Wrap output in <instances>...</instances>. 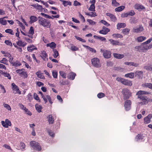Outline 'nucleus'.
<instances>
[{
  "instance_id": "f257e3e1",
  "label": "nucleus",
  "mask_w": 152,
  "mask_h": 152,
  "mask_svg": "<svg viewBox=\"0 0 152 152\" xmlns=\"http://www.w3.org/2000/svg\"><path fill=\"white\" fill-rule=\"evenodd\" d=\"M148 94L147 92L142 91H140L137 92L136 95H137L138 98H139L142 101L140 102V104H146L150 102V99L146 96H142V95Z\"/></svg>"
},
{
  "instance_id": "f03ea898",
  "label": "nucleus",
  "mask_w": 152,
  "mask_h": 152,
  "mask_svg": "<svg viewBox=\"0 0 152 152\" xmlns=\"http://www.w3.org/2000/svg\"><path fill=\"white\" fill-rule=\"evenodd\" d=\"M38 23L40 25L47 28L50 27L51 24L49 20L40 16L38 17Z\"/></svg>"
},
{
  "instance_id": "7ed1b4c3",
  "label": "nucleus",
  "mask_w": 152,
  "mask_h": 152,
  "mask_svg": "<svg viewBox=\"0 0 152 152\" xmlns=\"http://www.w3.org/2000/svg\"><path fill=\"white\" fill-rule=\"evenodd\" d=\"M30 145L34 150L38 152L42 150L41 147L39 143L35 141H31L30 142Z\"/></svg>"
},
{
  "instance_id": "20e7f679",
  "label": "nucleus",
  "mask_w": 152,
  "mask_h": 152,
  "mask_svg": "<svg viewBox=\"0 0 152 152\" xmlns=\"http://www.w3.org/2000/svg\"><path fill=\"white\" fill-rule=\"evenodd\" d=\"M91 64L95 67L99 68L101 66V64L99 58H94L91 59Z\"/></svg>"
},
{
  "instance_id": "39448f33",
  "label": "nucleus",
  "mask_w": 152,
  "mask_h": 152,
  "mask_svg": "<svg viewBox=\"0 0 152 152\" xmlns=\"http://www.w3.org/2000/svg\"><path fill=\"white\" fill-rule=\"evenodd\" d=\"M122 92L124 100L128 99L131 96V93L128 89H125L123 90Z\"/></svg>"
},
{
  "instance_id": "423d86ee",
  "label": "nucleus",
  "mask_w": 152,
  "mask_h": 152,
  "mask_svg": "<svg viewBox=\"0 0 152 152\" xmlns=\"http://www.w3.org/2000/svg\"><path fill=\"white\" fill-rule=\"evenodd\" d=\"M100 52L103 53L104 58H108L111 57V53L110 51L101 49L100 50Z\"/></svg>"
},
{
  "instance_id": "0eeeda50",
  "label": "nucleus",
  "mask_w": 152,
  "mask_h": 152,
  "mask_svg": "<svg viewBox=\"0 0 152 152\" xmlns=\"http://www.w3.org/2000/svg\"><path fill=\"white\" fill-rule=\"evenodd\" d=\"M131 104L132 102L130 100H127L125 102L124 107L126 111H129L131 109Z\"/></svg>"
},
{
  "instance_id": "6e6552de",
  "label": "nucleus",
  "mask_w": 152,
  "mask_h": 152,
  "mask_svg": "<svg viewBox=\"0 0 152 152\" xmlns=\"http://www.w3.org/2000/svg\"><path fill=\"white\" fill-rule=\"evenodd\" d=\"M1 123L2 125L5 128H8L9 126H11L12 124L11 121L8 119H5V121H2Z\"/></svg>"
},
{
  "instance_id": "1a4fd4ad",
  "label": "nucleus",
  "mask_w": 152,
  "mask_h": 152,
  "mask_svg": "<svg viewBox=\"0 0 152 152\" xmlns=\"http://www.w3.org/2000/svg\"><path fill=\"white\" fill-rule=\"evenodd\" d=\"M152 118V114H149L144 118V122L145 124H148L150 123L151 119Z\"/></svg>"
},
{
  "instance_id": "9d476101",
  "label": "nucleus",
  "mask_w": 152,
  "mask_h": 152,
  "mask_svg": "<svg viewBox=\"0 0 152 152\" xmlns=\"http://www.w3.org/2000/svg\"><path fill=\"white\" fill-rule=\"evenodd\" d=\"M12 88L13 90H15L16 91V93L20 94H21V91L19 90L18 87L14 83H12L11 84Z\"/></svg>"
},
{
  "instance_id": "9b49d317",
  "label": "nucleus",
  "mask_w": 152,
  "mask_h": 152,
  "mask_svg": "<svg viewBox=\"0 0 152 152\" xmlns=\"http://www.w3.org/2000/svg\"><path fill=\"white\" fill-rule=\"evenodd\" d=\"M110 31V30L105 26L102 27V29L99 31V33L105 35Z\"/></svg>"
},
{
  "instance_id": "f8f14e48",
  "label": "nucleus",
  "mask_w": 152,
  "mask_h": 152,
  "mask_svg": "<svg viewBox=\"0 0 152 152\" xmlns=\"http://www.w3.org/2000/svg\"><path fill=\"white\" fill-rule=\"evenodd\" d=\"M143 45L142 43L140 45L137 46L135 47V49L136 51L140 52H144Z\"/></svg>"
},
{
  "instance_id": "ddd939ff",
  "label": "nucleus",
  "mask_w": 152,
  "mask_h": 152,
  "mask_svg": "<svg viewBox=\"0 0 152 152\" xmlns=\"http://www.w3.org/2000/svg\"><path fill=\"white\" fill-rule=\"evenodd\" d=\"M40 56L44 60H48V55L45 51L43 50L41 52Z\"/></svg>"
},
{
  "instance_id": "4468645a",
  "label": "nucleus",
  "mask_w": 152,
  "mask_h": 152,
  "mask_svg": "<svg viewBox=\"0 0 152 152\" xmlns=\"http://www.w3.org/2000/svg\"><path fill=\"white\" fill-rule=\"evenodd\" d=\"M38 18L37 17L34 15H31L30 17V21L29 23L30 24H32L34 22H36L38 20Z\"/></svg>"
},
{
  "instance_id": "2eb2a0df",
  "label": "nucleus",
  "mask_w": 152,
  "mask_h": 152,
  "mask_svg": "<svg viewBox=\"0 0 152 152\" xmlns=\"http://www.w3.org/2000/svg\"><path fill=\"white\" fill-rule=\"evenodd\" d=\"M144 30V28L142 26H140L139 28H133V31L134 33H140Z\"/></svg>"
},
{
  "instance_id": "dca6fc26",
  "label": "nucleus",
  "mask_w": 152,
  "mask_h": 152,
  "mask_svg": "<svg viewBox=\"0 0 152 152\" xmlns=\"http://www.w3.org/2000/svg\"><path fill=\"white\" fill-rule=\"evenodd\" d=\"M106 15L110 18L112 21L115 22L116 20L117 19L116 17L113 14L109 13H106Z\"/></svg>"
},
{
  "instance_id": "f3484780",
  "label": "nucleus",
  "mask_w": 152,
  "mask_h": 152,
  "mask_svg": "<svg viewBox=\"0 0 152 152\" xmlns=\"http://www.w3.org/2000/svg\"><path fill=\"white\" fill-rule=\"evenodd\" d=\"M134 7L135 9L139 10H145V7L143 5L139 4H136L135 5Z\"/></svg>"
},
{
  "instance_id": "a211bd4d",
  "label": "nucleus",
  "mask_w": 152,
  "mask_h": 152,
  "mask_svg": "<svg viewBox=\"0 0 152 152\" xmlns=\"http://www.w3.org/2000/svg\"><path fill=\"white\" fill-rule=\"evenodd\" d=\"M123 82L122 84L126 86H131L132 84V81L126 79H124Z\"/></svg>"
},
{
  "instance_id": "6ab92c4d",
  "label": "nucleus",
  "mask_w": 152,
  "mask_h": 152,
  "mask_svg": "<svg viewBox=\"0 0 152 152\" xmlns=\"http://www.w3.org/2000/svg\"><path fill=\"white\" fill-rule=\"evenodd\" d=\"M76 76V74L75 73L72 72L69 74L67 77L69 79L73 80L74 79Z\"/></svg>"
},
{
  "instance_id": "aec40b11",
  "label": "nucleus",
  "mask_w": 152,
  "mask_h": 152,
  "mask_svg": "<svg viewBox=\"0 0 152 152\" xmlns=\"http://www.w3.org/2000/svg\"><path fill=\"white\" fill-rule=\"evenodd\" d=\"M27 49L28 52H31L34 50H37V48L35 46L32 45L30 46H28L27 48Z\"/></svg>"
},
{
  "instance_id": "412c9836",
  "label": "nucleus",
  "mask_w": 152,
  "mask_h": 152,
  "mask_svg": "<svg viewBox=\"0 0 152 152\" xmlns=\"http://www.w3.org/2000/svg\"><path fill=\"white\" fill-rule=\"evenodd\" d=\"M134 73V75L135 77H138L140 78L142 76L143 72L142 71H137L135 72Z\"/></svg>"
},
{
  "instance_id": "4be33fe9",
  "label": "nucleus",
  "mask_w": 152,
  "mask_h": 152,
  "mask_svg": "<svg viewBox=\"0 0 152 152\" xmlns=\"http://www.w3.org/2000/svg\"><path fill=\"white\" fill-rule=\"evenodd\" d=\"M48 121L50 124H53L54 122V119L52 115H49L47 117Z\"/></svg>"
},
{
  "instance_id": "5701e85b",
  "label": "nucleus",
  "mask_w": 152,
  "mask_h": 152,
  "mask_svg": "<svg viewBox=\"0 0 152 152\" xmlns=\"http://www.w3.org/2000/svg\"><path fill=\"white\" fill-rule=\"evenodd\" d=\"M114 57L116 58L120 59L124 57L123 54H120L119 53H114L113 54Z\"/></svg>"
},
{
  "instance_id": "b1692460",
  "label": "nucleus",
  "mask_w": 152,
  "mask_h": 152,
  "mask_svg": "<svg viewBox=\"0 0 152 152\" xmlns=\"http://www.w3.org/2000/svg\"><path fill=\"white\" fill-rule=\"evenodd\" d=\"M16 44L17 45L19 46H22L24 47L26 45V43L23 42L21 40H19L18 41L16 42Z\"/></svg>"
},
{
  "instance_id": "393cba45",
  "label": "nucleus",
  "mask_w": 152,
  "mask_h": 152,
  "mask_svg": "<svg viewBox=\"0 0 152 152\" xmlns=\"http://www.w3.org/2000/svg\"><path fill=\"white\" fill-rule=\"evenodd\" d=\"M109 41L111 44L113 45H118L119 42L118 40H115L113 39H110Z\"/></svg>"
},
{
  "instance_id": "a878e982",
  "label": "nucleus",
  "mask_w": 152,
  "mask_h": 152,
  "mask_svg": "<svg viewBox=\"0 0 152 152\" xmlns=\"http://www.w3.org/2000/svg\"><path fill=\"white\" fill-rule=\"evenodd\" d=\"M126 26V24L124 23H119L117 25V29L118 30L121 28H124Z\"/></svg>"
},
{
  "instance_id": "bb28decb",
  "label": "nucleus",
  "mask_w": 152,
  "mask_h": 152,
  "mask_svg": "<svg viewBox=\"0 0 152 152\" xmlns=\"http://www.w3.org/2000/svg\"><path fill=\"white\" fill-rule=\"evenodd\" d=\"M46 46L48 47H49L51 48L54 49L56 47V44L55 42H52L51 43L47 44Z\"/></svg>"
},
{
  "instance_id": "cd10ccee",
  "label": "nucleus",
  "mask_w": 152,
  "mask_h": 152,
  "mask_svg": "<svg viewBox=\"0 0 152 152\" xmlns=\"http://www.w3.org/2000/svg\"><path fill=\"white\" fill-rule=\"evenodd\" d=\"M144 137L143 134H138L136 136V139H137V141L142 140L143 139Z\"/></svg>"
},
{
  "instance_id": "c85d7f7f",
  "label": "nucleus",
  "mask_w": 152,
  "mask_h": 152,
  "mask_svg": "<svg viewBox=\"0 0 152 152\" xmlns=\"http://www.w3.org/2000/svg\"><path fill=\"white\" fill-rule=\"evenodd\" d=\"M124 76L126 77H129L130 78H133L134 76V72H130L126 74Z\"/></svg>"
},
{
  "instance_id": "c756f323",
  "label": "nucleus",
  "mask_w": 152,
  "mask_h": 152,
  "mask_svg": "<svg viewBox=\"0 0 152 152\" xmlns=\"http://www.w3.org/2000/svg\"><path fill=\"white\" fill-rule=\"evenodd\" d=\"M146 39V37L144 36H140L137 37L136 40L139 42H141Z\"/></svg>"
},
{
  "instance_id": "7c9ffc66",
  "label": "nucleus",
  "mask_w": 152,
  "mask_h": 152,
  "mask_svg": "<svg viewBox=\"0 0 152 152\" xmlns=\"http://www.w3.org/2000/svg\"><path fill=\"white\" fill-rule=\"evenodd\" d=\"M152 48V44H150L149 45H143V48L144 52L145 51L147 50H148L151 49Z\"/></svg>"
},
{
  "instance_id": "2f4dec72",
  "label": "nucleus",
  "mask_w": 152,
  "mask_h": 152,
  "mask_svg": "<svg viewBox=\"0 0 152 152\" xmlns=\"http://www.w3.org/2000/svg\"><path fill=\"white\" fill-rule=\"evenodd\" d=\"M85 14L91 17H95L97 16L96 13L95 12H92L90 13L86 12Z\"/></svg>"
},
{
  "instance_id": "473e14b6",
  "label": "nucleus",
  "mask_w": 152,
  "mask_h": 152,
  "mask_svg": "<svg viewBox=\"0 0 152 152\" xmlns=\"http://www.w3.org/2000/svg\"><path fill=\"white\" fill-rule=\"evenodd\" d=\"M125 8V7L124 6H121L117 7L115 9L116 12H121Z\"/></svg>"
},
{
  "instance_id": "72a5a7b5",
  "label": "nucleus",
  "mask_w": 152,
  "mask_h": 152,
  "mask_svg": "<svg viewBox=\"0 0 152 152\" xmlns=\"http://www.w3.org/2000/svg\"><path fill=\"white\" fill-rule=\"evenodd\" d=\"M36 74L38 77L43 79H45V77L42 74L40 73V72H37Z\"/></svg>"
},
{
  "instance_id": "f704fd0d",
  "label": "nucleus",
  "mask_w": 152,
  "mask_h": 152,
  "mask_svg": "<svg viewBox=\"0 0 152 152\" xmlns=\"http://www.w3.org/2000/svg\"><path fill=\"white\" fill-rule=\"evenodd\" d=\"M62 4L64 7H66L68 5L71 6L72 5V3L70 1H62Z\"/></svg>"
},
{
  "instance_id": "c9c22d12",
  "label": "nucleus",
  "mask_w": 152,
  "mask_h": 152,
  "mask_svg": "<svg viewBox=\"0 0 152 152\" xmlns=\"http://www.w3.org/2000/svg\"><path fill=\"white\" fill-rule=\"evenodd\" d=\"M144 87L148 88L152 90V84L150 83H145L143 84Z\"/></svg>"
},
{
  "instance_id": "e433bc0d",
  "label": "nucleus",
  "mask_w": 152,
  "mask_h": 152,
  "mask_svg": "<svg viewBox=\"0 0 152 152\" xmlns=\"http://www.w3.org/2000/svg\"><path fill=\"white\" fill-rule=\"evenodd\" d=\"M83 46L86 48L88 49L90 51L93 53H96V50L93 48H91L89 46L86 45H83Z\"/></svg>"
},
{
  "instance_id": "4c0bfd02",
  "label": "nucleus",
  "mask_w": 152,
  "mask_h": 152,
  "mask_svg": "<svg viewBox=\"0 0 152 152\" xmlns=\"http://www.w3.org/2000/svg\"><path fill=\"white\" fill-rule=\"evenodd\" d=\"M35 108L38 113H40L42 112L41 110L42 109V107L41 106L38 104H36L35 105Z\"/></svg>"
},
{
  "instance_id": "58836bf2",
  "label": "nucleus",
  "mask_w": 152,
  "mask_h": 152,
  "mask_svg": "<svg viewBox=\"0 0 152 152\" xmlns=\"http://www.w3.org/2000/svg\"><path fill=\"white\" fill-rule=\"evenodd\" d=\"M130 30L129 28H125L124 29L122 30V33L124 35H126L128 34L130 31Z\"/></svg>"
},
{
  "instance_id": "ea45409f",
  "label": "nucleus",
  "mask_w": 152,
  "mask_h": 152,
  "mask_svg": "<svg viewBox=\"0 0 152 152\" xmlns=\"http://www.w3.org/2000/svg\"><path fill=\"white\" fill-rule=\"evenodd\" d=\"M113 37L115 38H122L123 36L119 34H114L112 35Z\"/></svg>"
},
{
  "instance_id": "a19ab883",
  "label": "nucleus",
  "mask_w": 152,
  "mask_h": 152,
  "mask_svg": "<svg viewBox=\"0 0 152 152\" xmlns=\"http://www.w3.org/2000/svg\"><path fill=\"white\" fill-rule=\"evenodd\" d=\"M6 17H4L3 18H0V23L3 25H5L7 24V20H3L4 18Z\"/></svg>"
},
{
  "instance_id": "79ce46f5",
  "label": "nucleus",
  "mask_w": 152,
  "mask_h": 152,
  "mask_svg": "<svg viewBox=\"0 0 152 152\" xmlns=\"http://www.w3.org/2000/svg\"><path fill=\"white\" fill-rule=\"evenodd\" d=\"M8 60L5 58H3L2 60L0 61V62L1 63L4 64L6 65H8Z\"/></svg>"
},
{
  "instance_id": "37998d69",
  "label": "nucleus",
  "mask_w": 152,
  "mask_h": 152,
  "mask_svg": "<svg viewBox=\"0 0 152 152\" xmlns=\"http://www.w3.org/2000/svg\"><path fill=\"white\" fill-rule=\"evenodd\" d=\"M12 64V66H20L21 65V64L20 62L19 61H17L16 62H13Z\"/></svg>"
},
{
  "instance_id": "c03bdc74",
  "label": "nucleus",
  "mask_w": 152,
  "mask_h": 152,
  "mask_svg": "<svg viewBox=\"0 0 152 152\" xmlns=\"http://www.w3.org/2000/svg\"><path fill=\"white\" fill-rule=\"evenodd\" d=\"M53 51L54 52L53 56L54 58H56L58 56L59 53L58 51L56 49H53Z\"/></svg>"
},
{
  "instance_id": "a18cd8bd",
  "label": "nucleus",
  "mask_w": 152,
  "mask_h": 152,
  "mask_svg": "<svg viewBox=\"0 0 152 152\" xmlns=\"http://www.w3.org/2000/svg\"><path fill=\"white\" fill-rule=\"evenodd\" d=\"M88 10L92 12L95 11V10L94 4H91L90 5V7L88 9Z\"/></svg>"
},
{
  "instance_id": "49530a36",
  "label": "nucleus",
  "mask_w": 152,
  "mask_h": 152,
  "mask_svg": "<svg viewBox=\"0 0 152 152\" xmlns=\"http://www.w3.org/2000/svg\"><path fill=\"white\" fill-rule=\"evenodd\" d=\"M52 75L53 77L55 78H57L58 77V72L56 70L53 71Z\"/></svg>"
},
{
  "instance_id": "de8ad7c7",
  "label": "nucleus",
  "mask_w": 152,
  "mask_h": 152,
  "mask_svg": "<svg viewBox=\"0 0 152 152\" xmlns=\"http://www.w3.org/2000/svg\"><path fill=\"white\" fill-rule=\"evenodd\" d=\"M60 75L64 78H66V74L64 71H61L59 72Z\"/></svg>"
},
{
  "instance_id": "09e8293b",
  "label": "nucleus",
  "mask_w": 152,
  "mask_h": 152,
  "mask_svg": "<svg viewBox=\"0 0 152 152\" xmlns=\"http://www.w3.org/2000/svg\"><path fill=\"white\" fill-rule=\"evenodd\" d=\"M39 94H40L41 96L42 97L43 99V100L44 101L45 103L46 104V103L48 102V100L47 99L45 98V96L43 95L41 91H39Z\"/></svg>"
},
{
  "instance_id": "8fccbe9b",
  "label": "nucleus",
  "mask_w": 152,
  "mask_h": 152,
  "mask_svg": "<svg viewBox=\"0 0 152 152\" xmlns=\"http://www.w3.org/2000/svg\"><path fill=\"white\" fill-rule=\"evenodd\" d=\"M5 32L7 33H9L11 35H14V34L13 30L11 29H7L5 30Z\"/></svg>"
},
{
  "instance_id": "3c124183",
  "label": "nucleus",
  "mask_w": 152,
  "mask_h": 152,
  "mask_svg": "<svg viewBox=\"0 0 152 152\" xmlns=\"http://www.w3.org/2000/svg\"><path fill=\"white\" fill-rule=\"evenodd\" d=\"M4 77H7L9 79H11V77L10 76V74L7 72H3V75Z\"/></svg>"
},
{
  "instance_id": "603ef678",
  "label": "nucleus",
  "mask_w": 152,
  "mask_h": 152,
  "mask_svg": "<svg viewBox=\"0 0 152 152\" xmlns=\"http://www.w3.org/2000/svg\"><path fill=\"white\" fill-rule=\"evenodd\" d=\"M20 76H22L24 78H26L28 77V75L26 72L23 71Z\"/></svg>"
},
{
  "instance_id": "864d4df0",
  "label": "nucleus",
  "mask_w": 152,
  "mask_h": 152,
  "mask_svg": "<svg viewBox=\"0 0 152 152\" xmlns=\"http://www.w3.org/2000/svg\"><path fill=\"white\" fill-rule=\"evenodd\" d=\"M100 22L103 24L104 25L106 26H108L110 25V24L109 23L104 20H102L100 21Z\"/></svg>"
},
{
  "instance_id": "5fc2aeb1",
  "label": "nucleus",
  "mask_w": 152,
  "mask_h": 152,
  "mask_svg": "<svg viewBox=\"0 0 152 152\" xmlns=\"http://www.w3.org/2000/svg\"><path fill=\"white\" fill-rule=\"evenodd\" d=\"M34 28L32 26H31L30 28V30H29L28 33L29 34L33 35L34 33Z\"/></svg>"
},
{
  "instance_id": "6e6d98bb",
  "label": "nucleus",
  "mask_w": 152,
  "mask_h": 152,
  "mask_svg": "<svg viewBox=\"0 0 152 152\" xmlns=\"http://www.w3.org/2000/svg\"><path fill=\"white\" fill-rule=\"evenodd\" d=\"M71 49L72 51H75L79 50V48L75 45L71 46Z\"/></svg>"
},
{
  "instance_id": "4d7b16f0",
  "label": "nucleus",
  "mask_w": 152,
  "mask_h": 152,
  "mask_svg": "<svg viewBox=\"0 0 152 152\" xmlns=\"http://www.w3.org/2000/svg\"><path fill=\"white\" fill-rule=\"evenodd\" d=\"M97 96L98 98H101L104 97L105 96V95L103 93H100L98 94Z\"/></svg>"
},
{
  "instance_id": "13d9d810",
  "label": "nucleus",
  "mask_w": 152,
  "mask_h": 152,
  "mask_svg": "<svg viewBox=\"0 0 152 152\" xmlns=\"http://www.w3.org/2000/svg\"><path fill=\"white\" fill-rule=\"evenodd\" d=\"M4 43L7 45H10L11 47L12 46V44L11 41L9 40H5Z\"/></svg>"
},
{
  "instance_id": "bf43d9fd",
  "label": "nucleus",
  "mask_w": 152,
  "mask_h": 152,
  "mask_svg": "<svg viewBox=\"0 0 152 152\" xmlns=\"http://www.w3.org/2000/svg\"><path fill=\"white\" fill-rule=\"evenodd\" d=\"M128 15L132 16L135 15V12L133 10H131L130 11L128 12Z\"/></svg>"
},
{
  "instance_id": "052dcab7",
  "label": "nucleus",
  "mask_w": 152,
  "mask_h": 152,
  "mask_svg": "<svg viewBox=\"0 0 152 152\" xmlns=\"http://www.w3.org/2000/svg\"><path fill=\"white\" fill-rule=\"evenodd\" d=\"M87 21L90 24L93 25L96 24V22L93 21L91 19H87Z\"/></svg>"
},
{
  "instance_id": "680f3d73",
  "label": "nucleus",
  "mask_w": 152,
  "mask_h": 152,
  "mask_svg": "<svg viewBox=\"0 0 152 152\" xmlns=\"http://www.w3.org/2000/svg\"><path fill=\"white\" fill-rule=\"evenodd\" d=\"M3 105L4 107L7 109L8 110H11V107L9 104H4Z\"/></svg>"
},
{
  "instance_id": "e2e57ef3",
  "label": "nucleus",
  "mask_w": 152,
  "mask_h": 152,
  "mask_svg": "<svg viewBox=\"0 0 152 152\" xmlns=\"http://www.w3.org/2000/svg\"><path fill=\"white\" fill-rule=\"evenodd\" d=\"M144 68L148 70H152V65L149 66H146L144 67Z\"/></svg>"
},
{
  "instance_id": "0e129e2a",
  "label": "nucleus",
  "mask_w": 152,
  "mask_h": 152,
  "mask_svg": "<svg viewBox=\"0 0 152 152\" xmlns=\"http://www.w3.org/2000/svg\"><path fill=\"white\" fill-rule=\"evenodd\" d=\"M75 37L77 39L83 42H86V41L85 39H83L81 38L80 37H79L75 36Z\"/></svg>"
},
{
  "instance_id": "69168bd1",
  "label": "nucleus",
  "mask_w": 152,
  "mask_h": 152,
  "mask_svg": "<svg viewBox=\"0 0 152 152\" xmlns=\"http://www.w3.org/2000/svg\"><path fill=\"white\" fill-rule=\"evenodd\" d=\"M25 110L24 111L25 113L28 115H29L30 116H31L32 115L31 113L26 108H25Z\"/></svg>"
},
{
  "instance_id": "338daca9",
  "label": "nucleus",
  "mask_w": 152,
  "mask_h": 152,
  "mask_svg": "<svg viewBox=\"0 0 152 152\" xmlns=\"http://www.w3.org/2000/svg\"><path fill=\"white\" fill-rule=\"evenodd\" d=\"M79 17L83 21V22H85V20L84 18V16L80 13H79Z\"/></svg>"
},
{
  "instance_id": "774afa93",
  "label": "nucleus",
  "mask_w": 152,
  "mask_h": 152,
  "mask_svg": "<svg viewBox=\"0 0 152 152\" xmlns=\"http://www.w3.org/2000/svg\"><path fill=\"white\" fill-rule=\"evenodd\" d=\"M152 41V38H151L148 39L147 41H145V42L142 43V44L144 45H146L151 42Z\"/></svg>"
}]
</instances>
